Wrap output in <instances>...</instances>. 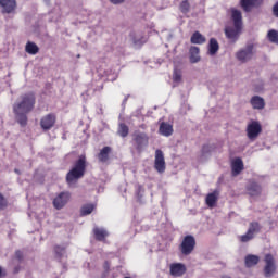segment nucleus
<instances>
[{
  "label": "nucleus",
  "mask_w": 278,
  "mask_h": 278,
  "mask_svg": "<svg viewBox=\"0 0 278 278\" xmlns=\"http://www.w3.org/2000/svg\"><path fill=\"white\" fill-rule=\"evenodd\" d=\"M94 212V204H85L80 208V215L81 216H88Z\"/></svg>",
  "instance_id": "obj_30"
},
{
  "label": "nucleus",
  "mask_w": 278,
  "mask_h": 278,
  "mask_svg": "<svg viewBox=\"0 0 278 278\" xmlns=\"http://www.w3.org/2000/svg\"><path fill=\"white\" fill-rule=\"evenodd\" d=\"M262 134V124L257 121H252L247 126V136L249 140H257L260 135Z\"/></svg>",
  "instance_id": "obj_8"
},
{
  "label": "nucleus",
  "mask_w": 278,
  "mask_h": 278,
  "mask_svg": "<svg viewBox=\"0 0 278 278\" xmlns=\"http://www.w3.org/2000/svg\"><path fill=\"white\" fill-rule=\"evenodd\" d=\"M231 18L235 28L231 26H226L224 31L228 40H231V42H236L238 41V38H240V31H242V12H240V10L238 9H232Z\"/></svg>",
  "instance_id": "obj_3"
},
{
  "label": "nucleus",
  "mask_w": 278,
  "mask_h": 278,
  "mask_svg": "<svg viewBox=\"0 0 278 278\" xmlns=\"http://www.w3.org/2000/svg\"><path fill=\"white\" fill-rule=\"evenodd\" d=\"M267 38H268L269 42H271L273 45H278V30L270 29L267 33Z\"/></svg>",
  "instance_id": "obj_31"
},
{
  "label": "nucleus",
  "mask_w": 278,
  "mask_h": 278,
  "mask_svg": "<svg viewBox=\"0 0 278 278\" xmlns=\"http://www.w3.org/2000/svg\"><path fill=\"white\" fill-rule=\"evenodd\" d=\"M8 207V200L3 198V194L0 193V210H5Z\"/></svg>",
  "instance_id": "obj_37"
},
{
  "label": "nucleus",
  "mask_w": 278,
  "mask_h": 278,
  "mask_svg": "<svg viewBox=\"0 0 278 278\" xmlns=\"http://www.w3.org/2000/svg\"><path fill=\"white\" fill-rule=\"evenodd\" d=\"M197 247V239L192 235H187L180 245L179 250L184 255H190L192 254V251H194V248Z\"/></svg>",
  "instance_id": "obj_5"
},
{
  "label": "nucleus",
  "mask_w": 278,
  "mask_h": 278,
  "mask_svg": "<svg viewBox=\"0 0 278 278\" xmlns=\"http://www.w3.org/2000/svg\"><path fill=\"white\" fill-rule=\"evenodd\" d=\"M14 173H16V175H21V170L18 168H15Z\"/></svg>",
  "instance_id": "obj_42"
},
{
  "label": "nucleus",
  "mask_w": 278,
  "mask_h": 278,
  "mask_svg": "<svg viewBox=\"0 0 278 278\" xmlns=\"http://www.w3.org/2000/svg\"><path fill=\"white\" fill-rule=\"evenodd\" d=\"M202 157H205V155H208V153H212V146L204 144L201 150Z\"/></svg>",
  "instance_id": "obj_36"
},
{
  "label": "nucleus",
  "mask_w": 278,
  "mask_h": 278,
  "mask_svg": "<svg viewBox=\"0 0 278 278\" xmlns=\"http://www.w3.org/2000/svg\"><path fill=\"white\" fill-rule=\"evenodd\" d=\"M247 190L250 197H260V194H262V186H260L255 181L249 182V185L247 186Z\"/></svg>",
  "instance_id": "obj_17"
},
{
  "label": "nucleus",
  "mask_w": 278,
  "mask_h": 278,
  "mask_svg": "<svg viewBox=\"0 0 278 278\" xmlns=\"http://www.w3.org/2000/svg\"><path fill=\"white\" fill-rule=\"evenodd\" d=\"M173 125L166 122H162L159 127V134L161 136H165V138H169V136L173 134Z\"/></svg>",
  "instance_id": "obj_20"
},
{
  "label": "nucleus",
  "mask_w": 278,
  "mask_h": 278,
  "mask_svg": "<svg viewBox=\"0 0 278 278\" xmlns=\"http://www.w3.org/2000/svg\"><path fill=\"white\" fill-rule=\"evenodd\" d=\"M35 105L36 94H34V92L22 94L20 101L13 104L15 118L21 127H25L27 125V114L34 110Z\"/></svg>",
  "instance_id": "obj_1"
},
{
  "label": "nucleus",
  "mask_w": 278,
  "mask_h": 278,
  "mask_svg": "<svg viewBox=\"0 0 278 278\" xmlns=\"http://www.w3.org/2000/svg\"><path fill=\"white\" fill-rule=\"evenodd\" d=\"M255 46L253 43H249L245 47L241 48L236 52V58L238 62L241 64H247V62H251L253 60V55H255Z\"/></svg>",
  "instance_id": "obj_4"
},
{
  "label": "nucleus",
  "mask_w": 278,
  "mask_h": 278,
  "mask_svg": "<svg viewBox=\"0 0 278 278\" xmlns=\"http://www.w3.org/2000/svg\"><path fill=\"white\" fill-rule=\"evenodd\" d=\"M15 258L18 261V262H23V252H21V250H17L15 252Z\"/></svg>",
  "instance_id": "obj_38"
},
{
  "label": "nucleus",
  "mask_w": 278,
  "mask_h": 278,
  "mask_svg": "<svg viewBox=\"0 0 278 278\" xmlns=\"http://www.w3.org/2000/svg\"><path fill=\"white\" fill-rule=\"evenodd\" d=\"M205 40H206L205 37L201 33L195 31L191 36L190 42L192 45H204Z\"/></svg>",
  "instance_id": "obj_28"
},
{
  "label": "nucleus",
  "mask_w": 278,
  "mask_h": 278,
  "mask_svg": "<svg viewBox=\"0 0 278 278\" xmlns=\"http://www.w3.org/2000/svg\"><path fill=\"white\" fill-rule=\"evenodd\" d=\"M154 168L159 173L166 170V161L164 160V152H162V150L155 151Z\"/></svg>",
  "instance_id": "obj_10"
},
{
  "label": "nucleus",
  "mask_w": 278,
  "mask_h": 278,
  "mask_svg": "<svg viewBox=\"0 0 278 278\" xmlns=\"http://www.w3.org/2000/svg\"><path fill=\"white\" fill-rule=\"evenodd\" d=\"M93 233H94L96 240H98L99 242H103V240H105V238L110 236V233L108 232V230H105V228H99V227L93 228Z\"/></svg>",
  "instance_id": "obj_24"
},
{
  "label": "nucleus",
  "mask_w": 278,
  "mask_h": 278,
  "mask_svg": "<svg viewBox=\"0 0 278 278\" xmlns=\"http://www.w3.org/2000/svg\"><path fill=\"white\" fill-rule=\"evenodd\" d=\"M71 201V192L62 191L53 200V206L55 210H62Z\"/></svg>",
  "instance_id": "obj_9"
},
{
  "label": "nucleus",
  "mask_w": 278,
  "mask_h": 278,
  "mask_svg": "<svg viewBox=\"0 0 278 278\" xmlns=\"http://www.w3.org/2000/svg\"><path fill=\"white\" fill-rule=\"evenodd\" d=\"M130 40H132L136 47H141V45H144V42H147V37H142L140 33L132 31L130 33Z\"/></svg>",
  "instance_id": "obj_23"
},
{
  "label": "nucleus",
  "mask_w": 278,
  "mask_h": 278,
  "mask_svg": "<svg viewBox=\"0 0 278 278\" xmlns=\"http://www.w3.org/2000/svg\"><path fill=\"white\" fill-rule=\"evenodd\" d=\"M172 79L174 83L173 88H177V86H179V84H182L184 83V73L181 72V70L174 68Z\"/></svg>",
  "instance_id": "obj_22"
},
{
  "label": "nucleus",
  "mask_w": 278,
  "mask_h": 278,
  "mask_svg": "<svg viewBox=\"0 0 278 278\" xmlns=\"http://www.w3.org/2000/svg\"><path fill=\"white\" fill-rule=\"evenodd\" d=\"M132 140L138 153H142L149 147V135L147 132H135Z\"/></svg>",
  "instance_id": "obj_7"
},
{
  "label": "nucleus",
  "mask_w": 278,
  "mask_h": 278,
  "mask_svg": "<svg viewBox=\"0 0 278 278\" xmlns=\"http://www.w3.org/2000/svg\"><path fill=\"white\" fill-rule=\"evenodd\" d=\"M15 273H18V267H17V268H15Z\"/></svg>",
  "instance_id": "obj_44"
},
{
  "label": "nucleus",
  "mask_w": 278,
  "mask_h": 278,
  "mask_svg": "<svg viewBox=\"0 0 278 278\" xmlns=\"http://www.w3.org/2000/svg\"><path fill=\"white\" fill-rule=\"evenodd\" d=\"M113 5H119L121 3H125V0H110Z\"/></svg>",
  "instance_id": "obj_40"
},
{
  "label": "nucleus",
  "mask_w": 278,
  "mask_h": 278,
  "mask_svg": "<svg viewBox=\"0 0 278 278\" xmlns=\"http://www.w3.org/2000/svg\"><path fill=\"white\" fill-rule=\"evenodd\" d=\"M265 267H264V275L267 278L275 277V273H277V261L273 254H266L265 258Z\"/></svg>",
  "instance_id": "obj_6"
},
{
  "label": "nucleus",
  "mask_w": 278,
  "mask_h": 278,
  "mask_svg": "<svg viewBox=\"0 0 278 278\" xmlns=\"http://www.w3.org/2000/svg\"><path fill=\"white\" fill-rule=\"evenodd\" d=\"M242 170H244V163L242 162V159L238 157L232 162L231 165L232 177H238Z\"/></svg>",
  "instance_id": "obj_16"
},
{
  "label": "nucleus",
  "mask_w": 278,
  "mask_h": 278,
  "mask_svg": "<svg viewBox=\"0 0 278 278\" xmlns=\"http://www.w3.org/2000/svg\"><path fill=\"white\" fill-rule=\"evenodd\" d=\"M218 197H220V191L218 189L214 190L212 193H208L205 198V203L208 207H215L218 203Z\"/></svg>",
  "instance_id": "obj_14"
},
{
  "label": "nucleus",
  "mask_w": 278,
  "mask_h": 278,
  "mask_svg": "<svg viewBox=\"0 0 278 278\" xmlns=\"http://www.w3.org/2000/svg\"><path fill=\"white\" fill-rule=\"evenodd\" d=\"M2 14H16V0H0Z\"/></svg>",
  "instance_id": "obj_12"
},
{
  "label": "nucleus",
  "mask_w": 278,
  "mask_h": 278,
  "mask_svg": "<svg viewBox=\"0 0 278 278\" xmlns=\"http://www.w3.org/2000/svg\"><path fill=\"white\" fill-rule=\"evenodd\" d=\"M200 49L197 46H192L189 50V60L191 64L201 62V55H199Z\"/></svg>",
  "instance_id": "obj_19"
},
{
  "label": "nucleus",
  "mask_w": 278,
  "mask_h": 278,
  "mask_svg": "<svg viewBox=\"0 0 278 278\" xmlns=\"http://www.w3.org/2000/svg\"><path fill=\"white\" fill-rule=\"evenodd\" d=\"M54 253H55L56 257L60 260L64 256V253H66V248L56 245V247H54Z\"/></svg>",
  "instance_id": "obj_33"
},
{
  "label": "nucleus",
  "mask_w": 278,
  "mask_h": 278,
  "mask_svg": "<svg viewBox=\"0 0 278 278\" xmlns=\"http://www.w3.org/2000/svg\"><path fill=\"white\" fill-rule=\"evenodd\" d=\"M240 3L244 12H251L253 8H257L258 5H262V0H241Z\"/></svg>",
  "instance_id": "obj_15"
},
{
  "label": "nucleus",
  "mask_w": 278,
  "mask_h": 278,
  "mask_svg": "<svg viewBox=\"0 0 278 278\" xmlns=\"http://www.w3.org/2000/svg\"><path fill=\"white\" fill-rule=\"evenodd\" d=\"M250 103L253 110H264V108H266V102L264 101V98L260 96L252 97Z\"/></svg>",
  "instance_id": "obj_18"
},
{
  "label": "nucleus",
  "mask_w": 278,
  "mask_h": 278,
  "mask_svg": "<svg viewBox=\"0 0 278 278\" xmlns=\"http://www.w3.org/2000/svg\"><path fill=\"white\" fill-rule=\"evenodd\" d=\"M262 228L260 227V223L257 222H252L249 226L248 232H250L254 238L255 235L261 230Z\"/></svg>",
  "instance_id": "obj_32"
},
{
  "label": "nucleus",
  "mask_w": 278,
  "mask_h": 278,
  "mask_svg": "<svg viewBox=\"0 0 278 278\" xmlns=\"http://www.w3.org/2000/svg\"><path fill=\"white\" fill-rule=\"evenodd\" d=\"M7 275H8V273L5 271V269H2V268L0 267V278H1V277H7Z\"/></svg>",
  "instance_id": "obj_41"
},
{
  "label": "nucleus",
  "mask_w": 278,
  "mask_h": 278,
  "mask_svg": "<svg viewBox=\"0 0 278 278\" xmlns=\"http://www.w3.org/2000/svg\"><path fill=\"white\" fill-rule=\"evenodd\" d=\"M118 136L127 138L129 136V126L121 123L117 130Z\"/></svg>",
  "instance_id": "obj_29"
},
{
  "label": "nucleus",
  "mask_w": 278,
  "mask_h": 278,
  "mask_svg": "<svg viewBox=\"0 0 278 278\" xmlns=\"http://www.w3.org/2000/svg\"><path fill=\"white\" fill-rule=\"evenodd\" d=\"M255 238L253 235H251L249 231H247L245 235H242L239 237L240 242H250V240H253Z\"/></svg>",
  "instance_id": "obj_35"
},
{
  "label": "nucleus",
  "mask_w": 278,
  "mask_h": 278,
  "mask_svg": "<svg viewBox=\"0 0 278 278\" xmlns=\"http://www.w3.org/2000/svg\"><path fill=\"white\" fill-rule=\"evenodd\" d=\"M55 121H56V117L54 114L50 113V114L43 116L40 119L41 129H43V131H49L50 129H53V127L55 125Z\"/></svg>",
  "instance_id": "obj_11"
},
{
  "label": "nucleus",
  "mask_w": 278,
  "mask_h": 278,
  "mask_svg": "<svg viewBox=\"0 0 278 278\" xmlns=\"http://www.w3.org/2000/svg\"><path fill=\"white\" fill-rule=\"evenodd\" d=\"M244 264L247 268H253V266H257V264H260V256L249 254L245 256Z\"/></svg>",
  "instance_id": "obj_25"
},
{
  "label": "nucleus",
  "mask_w": 278,
  "mask_h": 278,
  "mask_svg": "<svg viewBox=\"0 0 278 278\" xmlns=\"http://www.w3.org/2000/svg\"><path fill=\"white\" fill-rule=\"evenodd\" d=\"M180 12H182V14H188V12H190V3L188 0H184L180 3Z\"/></svg>",
  "instance_id": "obj_34"
},
{
  "label": "nucleus",
  "mask_w": 278,
  "mask_h": 278,
  "mask_svg": "<svg viewBox=\"0 0 278 278\" xmlns=\"http://www.w3.org/2000/svg\"><path fill=\"white\" fill-rule=\"evenodd\" d=\"M218 49H220L218 40H216V38H211L208 41V55H216V53H218Z\"/></svg>",
  "instance_id": "obj_26"
},
{
  "label": "nucleus",
  "mask_w": 278,
  "mask_h": 278,
  "mask_svg": "<svg viewBox=\"0 0 278 278\" xmlns=\"http://www.w3.org/2000/svg\"><path fill=\"white\" fill-rule=\"evenodd\" d=\"M139 203H142V198H138Z\"/></svg>",
  "instance_id": "obj_43"
},
{
  "label": "nucleus",
  "mask_w": 278,
  "mask_h": 278,
  "mask_svg": "<svg viewBox=\"0 0 278 278\" xmlns=\"http://www.w3.org/2000/svg\"><path fill=\"white\" fill-rule=\"evenodd\" d=\"M25 51L29 55H37V53H39L40 51V48L38 47V45H36V42L28 41L25 46Z\"/></svg>",
  "instance_id": "obj_27"
},
{
  "label": "nucleus",
  "mask_w": 278,
  "mask_h": 278,
  "mask_svg": "<svg viewBox=\"0 0 278 278\" xmlns=\"http://www.w3.org/2000/svg\"><path fill=\"white\" fill-rule=\"evenodd\" d=\"M273 15L278 18V1L273 7Z\"/></svg>",
  "instance_id": "obj_39"
},
{
  "label": "nucleus",
  "mask_w": 278,
  "mask_h": 278,
  "mask_svg": "<svg viewBox=\"0 0 278 278\" xmlns=\"http://www.w3.org/2000/svg\"><path fill=\"white\" fill-rule=\"evenodd\" d=\"M186 270L187 268L184 263H173L169 266V275H172V277H184Z\"/></svg>",
  "instance_id": "obj_13"
},
{
  "label": "nucleus",
  "mask_w": 278,
  "mask_h": 278,
  "mask_svg": "<svg viewBox=\"0 0 278 278\" xmlns=\"http://www.w3.org/2000/svg\"><path fill=\"white\" fill-rule=\"evenodd\" d=\"M87 166L86 155H80L78 160L75 161L73 168L66 175V181L70 187L75 186V184L86 175Z\"/></svg>",
  "instance_id": "obj_2"
},
{
  "label": "nucleus",
  "mask_w": 278,
  "mask_h": 278,
  "mask_svg": "<svg viewBox=\"0 0 278 278\" xmlns=\"http://www.w3.org/2000/svg\"><path fill=\"white\" fill-rule=\"evenodd\" d=\"M110 153H112V148L110 146H106L100 150V153L98 154L99 162H102L105 164L108 160H110Z\"/></svg>",
  "instance_id": "obj_21"
},
{
  "label": "nucleus",
  "mask_w": 278,
  "mask_h": 278,
  "mask_svg": "<svg viewBox=\"0 0 278 278\" xmlns=\"http://www.w3.org/2000/svg\"><path fill=\"white\" fill-rule=\"evenodd\" d=\"M124 278H131V277H124Z\"/></svg>",
  "instance_id": "obj_45"
}]
</instances>
